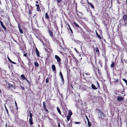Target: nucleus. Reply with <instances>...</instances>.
<instances>
[{
  "label": "nucleus",
  "instance_id": "1",
  "mask_svg": "<svg viewBox=\"0 0 127 127\" xmlns=\"http://www.w3.org/2000/svg\"><path fill=\"white\" fill-rule=\"evenodd\" d=\"M93 70L94 72L97 76V73L99 76H101V71L99 70L98 67H96L94 65H93Z\"/></svg>",
  "mask_w": 127,
  "mask_h": 127
},
{
  "label": "nucleus",
  "instance_id": "2",
  "mask_svg": "<svg viewBox=\"0 0 127 127\" xmlns=\"http://www.w3.org/2000/svg\"><path fill=\"white\" fill-rule=\"evenodd\" d=\"M122 21L124 25H127V14H124L122 18L120 21Z\"/></svg>",
  "mask_w": 127,
  "mask_h": 127
},
{
  "label": "nucleus",
  "instance_id": "3",
  "mask_svg": "<svg viewBox=\"0 0 127 127\" xmlns=\"http://www.w3.org/2000/svg\"><path fill=\"white\" fill-rule=\"evenodd\" d=\"M30 118L29 119V122L30 125L32 126L33 124V119L32 118V114L30 111L29 114Z\"/></svg>",
  "mask_w": 127,
  "mask_h": 127
},
{
  "label": "nucleus",
  "instance_id": "4",
  "mask_svg": "<svg viewBox=\"0 0 127 127\" xmlns=\"http://www.w3.org/2000/svg\"><path fill=\"white\" fill-rule=\"evenodd\" d=\"M55 58L57 60L58 63L59 65H60L62 64L61 63V58L59 56L56 55H55Z\"/></svg>",
  "mask_w": 127,
  "mask_h": 127
},
{
  "label": "nucleus",
  "instance_id": "5",
  "mask_svg": "<svg viewBox=\"0 0 127 127\" xmlns=\"http://www.w3.org/2000/svg\"><path fill=\"white\" fill-rule=\"evenodd\" d=\"M6 85L7 86V89H9L12 87H13L14 88L15 87L13 84H11L7 82L6 83Z\"/></svg>",
  "mask_w": 127,
  "mask_h": 127
},
{
  "label": "nucleus",
  "instance_id": "6",
  "mask_svg": "<svg viewBox=\"0 0 127 127\" xmlns=\"http://www.w3.org/2000/svg\"><path fill=\"white\" fill-rule=\"evenodd\" d=\"M65 23L66 24V26H67V25L68 26V28L67 27V29L68 30H69L71 32V34H73V31L72 29L71 28L69 25V24H68V23L66 21H65Z\"/></svg>",
  "mask_w": 127,
  "mask_h": 127
},
{
  "label": "nucleus",
  "instance_id": "7",
  "mask_svg": "<svg viewBox=\"0 0 127 127\" xmlns=\"http://www.w3.org/2000/svg\"><path fill=\"white\" fill-rule=\"evenodd\" d=\"M22 127H26L27 125L26 122L23 120H21L20 121Z\"/></svg>",
  "mask_w": 127,
  "mask_h": 127
},
{
  "label": "nucleus",
  "instance_id": "8",
  "mask_svg": "<svg viewBox=\"0 0 127 127\" xmlns=\"http://www.w3.org/2000/svg\"><path fill=\"white\" fill-rule=\"evenodd\" d=\"M0 24L2 28L4 29V31L5 32H6L7 29L5 26L4 25L3 22L0 20Z\"/></svg>",
  "mask_w": 127,
  "mask_h": 127
},
{
  "label": "nucleus",
  "instance_id": "9",
  "mask_svg": "<svg viewBox=\"0 0 127 127\" xmlns=\"http://www.w3.org/2000/svg\"><path fill=\"white\" fill-rule=\"evenodd\" d=\"M59 75L61 78L62 82L63 84H64V79L63 75L61 71L60 72Z\"/></svg>",
  "mask_w": 127,
  "mask_h": 127
},
{
  "label": "nucleus",
  "instance_id": "10",
  "mask_svg": "<svg viewBox=\"0 0 127 127\" xmlns=\"http://www.w3.org/2000/svg\"><path fill=\"white\" fill-rule=\"evenodd\" d=\"M48 33L51 38H52L53 37V34L52 32L50 30H48Z\"/></svg>",
  "mask_w": 127,
  "mask_h": 127
},
{
  "label": "nucleus",
  "instance_id": "11",
  "mask_svg": "<svg viewBox=\"0 0 127 127\" xmlns=\"http://www.w3.org/2000/svg\"><path fill=\"white\" fill-rule=\"evenodd\" d=\"M99 112L100 113V115L101 116L99 117V118H101V120H103V118H102L101 117H102L103 118H104L105 116V115L101 111H99Z\"/></svg>",
  "mask_w": 127,
  "mask_h": 127
},
{
  "label": "nucleus",
  "instance_id": "12",
  "mask_svg": "<svg viewBox=\"0 0 127 127\" xmlns=\"http://www.w3.org/2000/svg\"><path fill=\"white\" fill-rule=\"evenodd\" d=\"M74 87L77 89H79L80 88V85L77 83H75Z\"/></svg>",
  "mask_w": 127,
  "mask_h": 127
},
{
  "label": "nucleus",
  "instance_id": "13",
  "mask_svg": "<svg viewBox=\"0 0 127 127\" xmlns=\"http://www.w3.org/2000/svg\"><path fill=\"white\" fill-rule=\"evenodd\" d=\"M117 100L120 101H122L124 99V98L122 96H119L117 97Z\"/></svg>",
  "mask_w": 127,
  "mask_h": 127
},
{
  "label": "nucleus",
  "instance_id": "14",
  "mask_svg": "<svg viewBox=\"0 0 127 127\" xmlns=\"http://www.w3.org/2000/svg\"><path fill=\"white\" fill-rule=\"evenodd\" d=\"M87 3L88 4L90 5L91 7L93 9H94V6L93 4L91 2H89L88 0H87Z\"/></svg>",
  "mask_w": 127,
  "mask_h": 127
},
{
  "label": "nucleus",
  "instance_id": "15",
  "mask_svg": "<svg viewBox=\"0 0 127 127\" xmlns=\"http://www.w3.org/2000/svg\"><path fill=\"white\" fill-rule=\"evenodd\" d=\"M56 42L57 44H58V46H59L60 48H62L59 41L57 39H56Z\"/></svg>",
  "mask_w": 127,
  "mask_h": 127
},
{
  "label": "nucleus",
  "instance_id": "16",
  "mask_svg": "<svg viewBox=\"0 0 127 127\" xmlns=\"http://www.w3.org/2000/svg\"><path fill=\"white\" fill-rule=\"evenodd\" d=\"M0 15L2 17H3L4 16V12L2 10H0Z\"/></svg>",
  "mask_w": 127,
  "mask_h": 127
},
{
  "label": "nucleus",
  "instance_id": "17",
  "mask_svg": "<svg viewBox=\"0 0 127 127\" xmlns=\"http://www.w3.org/2000/svg\"><path fill=\"white\" fill-rule=\"evenodd\" d=\"M35 6L36 7V10L38 11H40V8L39 5L38 4H35Z\"/></svg>",
  "mask_w": 127,
  "mask_h": 127
},
{
  "label": "nucleus",
  "instance_id": "18",
  "mask_svg": "<svg viewBox=\"0 0 127 127\" xmlns=\"http://www.w3.org/2000/svg\"><path fill=\"white\" fill-rule=\"evenodd\" d=\"M95 51L96 52L97 54L98 55L99 52L98 47H95Z\"/></svg>",
  "mask_w": 127,
  "mask_h": 127
},
{
  "label": "nucleus",
  "instance_id": "19",
  "mask_svg": "<svg viewBox=\"0 0 127 127\" xmlns=\"http://www.w3.org/2000/svg\"><path fill=\"white\" fill-rule=\"evenodd\" d=\"M52 67L53 71H55V73H56V68L55 65L52 64Z\"/></svg>",
  "mask_w": 127,
  "mask_h": 127
},
{
  "label": "nucleus",
  "instance_id": "20",
  "mask_svg": "<svg viewBox=\"0 0 127 127\" xmlns=\"http://www.w3.org/2000/svg\"><path fill=\"white\" fill-rule=\"evenodd\" d=\"M73 24L76 27L79 28H81L79 26V25L77 24L75 22H74L73 23Z\"/></svg>",
  "mask_w": 127,
  "mask_h": 127
},
{
  "label": "nucleus",
  "instance_id": "21",
  "mask_svg": "<svg viewBox=\"0 0 127 127\" xmlns=\"http://www.w3.org/2000/svg\"><path fill=\"white\" fill-rule=\"evenodd\" d=\"M21 79L22 80H26L27 78L25 77V75L24 74H22L21 75Z\"/></svg>",
  "mask_w": 127,
  "mask_h": 127
},
{
  "label": "nucleus",
  "instance_id": "22",
  "mask_svg": "<svg viewBox=\"0 0 127 127\" xmlns=\"http://www.w3.org/2000/svg\"><path fill=\"white\" fill-rule=\"evenodd\" d=\"M56 108L57 109V111H58V113H59L61 115H62V116H63V115H62L61 114V111L60 108H59L58 107H56Z\"/></svg>",
  "mask_w": 127,
  "mask_h": 127
},
{
  "label": "nucleus",
  "instance_id": "23",
  "mask_svg": "<svg viewBox=\"0 0 127 127\" xmlns=\"http://www.w3.org/2000/svg\"><path fill=\"white\" fill-rule=\"evenodd\" d=\"M35 51L36 53V54H37V56H38V57H40V55H39V53L37 50V49L36 48V50H35Z\"/></svg>",
  "mask_w": 127,
  "mask_h": 127
},
{
  "label": "nucleus",
  "instance_id": "24",
  "mask_svg": "<svg viewBox=\"0 0 127 127\" xmlns=\"http://www.w3.org/2000/svg\"><path fill=\"white\" fill-rule=\"evenodd\" d=\"M30 6L31 8V9H29V15H31L32 14V12H31V10H32V7L31 5H30Z\"/></svg>",
  "mask_w": 127,
  "mask_h": 127
},
{
  "label": "nucleus",
  "instance_id": "25",
  "mask_svg": "<svg viewBox=\"0 0 127 127\" xmlns=\"http://www.w3.org/2000/svg\"><path fill=\"white\" fill-rule=\"evenodd\" d=\"M63 111L64 115H65V116H66L67 112V110L64 108L63 109Z\"/></svg>",
  "mask_w": 127,
  "mask_h": 127
},
{
  "label": "nucleus",
  "instance_id": "26",
  "mask_svg": "<svg viewBox=\"0 0 127 127\" xmlns=\"http://www.w3.org/2000/svg\"><path fill=\"white\" fill-rule=\"evenodd\" d=\"M112 64L110 65V66L111 68H114L115 66V64L114 62H112Z\"/></svg>",
  "mask_w": 127,
  "mask_h": 127
},
{
  "label": "nucleus",
  "instance_id": "27",
  "mask_svg": "<svg viewBox=\"0 0 127 127\" xmlns=\"http://www.w3.org/2000/svg\"><path fill=\"white\" fill-rule=\"evenodd\" d=\"M7 58L8 61H9L10 62L13 64H16V63L12 61L8 57H7Z\"/></svg>",
  "mask_w": 127,
  "mask_h": 127
},
{
  "label": "nucleus",
  "instance_id": "28",
  "mask_svg": "<svg viewBox=\"0 0 127 127\" xmlns=\"http://www.w3.org/2000/svg\"><path fill=\"white\" fill-rule=\"evenodd\" d=\"M18 28L19 29V31L20 33L21 34H22L23 33V32L22 31V29L21 28V27L20 26L18 25Z\"/></svg>",
  "mask_w": 127,
  "mask_h": 127
},
{
  "label": "nucleus",
  "instance_id": "29",
  "mask_svg": "<svg viewBox=\"0 0 127 127\" xmlns=\"http://www.w3.org/2000/svg\"><path fill=\"white\" fill-rule=\"evenodd\" d=\"M91 87L92 89L94 90H96L97 89V88L93 84L91 85Z\"/></svg>",
  "mask_w": 127,
  "mask_h": 127
},
{
  "label": "nucleus",
  "instance_id": "30",
  "mask_svg": "<svg viewBox=\"0 0 127 127\" xmlns=\"http://www.w3.org/2000/svg\"><path fill=\"white\" fill-rule=\"evenodd\" d=\"M68 114L67 115L71 116L72 114V112L71 110H68Z\"/></svg>",
  "mask_w": 127,
  "mask_h": 127
},
{
  "label": "nucleus",
  "instance_id": "31",
  "mask_svg": "<svg viewBox=\"0 0 127 127\" xmlns=\"http://www.w3.org/2000/svg\"><path fill=\"white\" fill-rule=\"evenodd\" d=\"M32 29L33 31L35 33H37L38 32V30L36 29L35 28H32Z\"/></svg>",
  "mask_w": 127,
  "mask_h": 127
},
{
  "label": "nucleus",
  "instance_id": "32",
  "mask_svg": "<svg viewBox=\"0 0 127 127\" xmlns=\"http://www.w3.org/2000/svg\"><path fill=\"white\" fill-rule=\"evenodd\" d=\"M45 18L46 19H49V17L48 14L47 13H46L45 14Z\"/></svg>",
  "mask_w": 127,
  "mask_h": 127
},
{
  "label": "nucleus",
  "instance_id": "33",
  "mask_svg": "<svg viewBox=\"0 0 127 127\" xmlns=\"http://www.w3.org/2000/svg\"><path fill=\"white\" fill-rule=\"evenodd\" d=\"M34 64L36 67H38L39 66L38 63L37 61H36L34 62Z\"/></svg>",
  "mask_w": 127,
  "mask_h": 127
},
{
  "label": "nucleus",
  "instance_id": "34",
  "mask_svg": "<svg viewBox=\"0 0 127 127\" xmlns=\"http://www.w3.org/2000/svg\"><path fill=\"white\" fill-rule=\"evenodd\" d=\"M43 109L44 111H45L47 113H48L49 112L48 111V110L47 109L46 107L44 108Z\"/></svg>",
  "mask_w": 127,
  "mask_h": 127
},
{
  "label": "nucleus",
  "instance_id": "35",
  "mask_svg": "<svg viewBox=\"0 0 127 127\" xmlns=\"http://www.w3.org/2000/svg\"><path fill=\"white\" fill-rule=\"evenodd\" d=\"M46 51V52L49 53H50V49L49 48H45Z\"/></svg>",
  "mask_w": 127,
  "mask_h": 127
},
{
  "label": "nucleus",
  "instance_id": "36",
  "mask_svg": "<svg viewBox=\"0 0 127 127\" xmlns=\"http://www.w3.org/2000/svg\"><path fill=\"white\" fill-rule=\"evenodd\" d=\"M70 117H71V116L67 115V121L68 122L69 121V120L70 119Z\"/></svg>",
  "mask_w": 127,
  "mask_h": 127
},
{
  "label": "nucleus",
  "instance_id": "37",
  "mask_svg": "<svg viewBox=\"0 0 127 127\" xmlns=\"http://www.w3.org/2000/svg\"><path fill=\"white\" fill-rule=\"evenodd\" d=\"M43 108H44L46 107V103H45V102L43 101Z\"/></svg>",
  "mask_w": 127,
  "mask_h": 127
},
{
  "label": "nucleus",
  "instance_id": "38",
  "mask_svg": "<svg viewBox=\"0 0 127 127\" xmlns=\"http://www.w3.org/2000/svg\"><path fill=\"white\" fill-rule=\"evenodd\" d=\"M82 1H81V4H82V5L83 6H85L86 7H87V5H86L85 3H82Z\"/></svg>",
  "mask_w": 127,
  "mask_h": 127
},
{
  "label": "nucleus",
  "instance_id": "39",
  "mask_svg": "<svg viewBox=\"0 0 127 127\" xmlns=\"http://www.w3.org/2000/svg\"><path fill=\"white\" fill-rule=\"evenodd\" d=\"M45 81L46 83L49 82V80L48 77H47V78H46Z\"/></svg>",
  "mask_w": 127,
  "mask_h": 127
},
{
  "label": "nucleus",
  "instance_id": "40",
  "mask_svg": "<svg viewBox=\"0 0 127 127\" xmlns=\"http://www.w3.org/2000/svg\"><path fill=\"white\" fill-rule=\"evenodd\" d=\"M88 127H91V124L89 121H88Z\"/></svg>",
  "mask_w": 127,
  "mask_h": 127
},
{
  "label": "nucleus",
  "instance_id": "41",
  "mask_svg": "<svg viewBox=\"0 0 127 127\" xmlns=\"http://www.w3.org/2000/svg\"><path fill=\"white\" fill-rule=\"evenodd\" d=\"M4 107H5V109L6 110V111L7 113V114L8 115H9V113H8V109H7V108H6L5 105H4Z\"/></svg>",
  "mask_w": 127,
  "mask_h": 127
},
{
  "label": "nucleus",
  "instance_id": "42",
  "mask_svg": "<svg viewBox=\"0 0 127 127\" xmlns=\"http://www.w3.org/2000/svg\"><path fill=\"white\" fill-rule=\"evenodd\" d=\"M96 35H97V36H98V37L100 39H101V36H100V35H99L96 32Z\"/></svg>",
  "mask_w": 127,
  "mask_h": 127
},
{
  "label": "nucleus",
  "instance_id": "43",
  "mask_svg": "<svg viewBox=\"0 0 127 127\" xmlns=\"http://www.w3.org/2000/svg\"><path fill=\"white\" fill-rule=\"evenodd\" d=\"M74 123L76 124H80L81 123V122H74Z\"/></svg>",
  "mask_w": 127,
  "mask_h": 127
},
{
  "label": "nucleus",
  "instance_id": "44",
  "mask_svg": "<svg viewBox=\"0 0 127 127\" xmlns=\"http://www.w3.org/2000/svg\"><path fill=\"white\" fill-rule=\"evenodd\" d=\"M122 80L125 82L126 85L127 86V80L124 79H123Z\"/></svg>",
  "mask_w": 127,
  "mask_h": 127
},
{
  "label": "nucleus",
  "instance_id": "45",
  "mask_svg": "<svg viewBox=\"0 0 127 127\" xmlns=\"http://www.w3.org/2000/svg\"><path fill=\"white\" fill-rule=\"evenodd\" d=\"M27 81V82H28V84H30V85L31 84L30 83V82L27 80V79H26V80Z\"/></svg>",
  "mask_w": 127,
  "mask_h": 127
},
{
  "label": "nucleus",
  "instance_id": "46",
  "mask_svg": "<svg viewBox=\"0 0 127 127\" xmlns=\"http://www.w3.org/2000/svg\"><path fill=\"white\" fill-rule=\"evenodd\" d=\"M85 74L87 75H90V73L89 72L86 73Z\"/></svg>",
  "mask_w": 127,
  "mask_h": 127
},
{
  "label": "nucleus",
  "instance_id": "47",
  "mask_svg": "<svg viewBox=\"0 0 127 127\" xmlns=\"http://www.w3.org/2000/svg\"><path fill=\"white\" fill-rule=\"evenodd\" d=\"M57 2L58 3H60V2L62 0H57Z\"/></svg>",
  "mask_w": 127,
  "mask_h": 127
},
{
  "label": "nucleus",
  "instance_id": "48",
  "mask_svg": "<svg viewBox=\"0 0 127 127\" xmlns=\"http://www.w3.org/2000/svg\"><path fill=\"white\" fill-rule=\"evenodd\" d=\"M86 119L87 121H89L88 118V117L86 115Z\"/></svg>",
  "mask_w": 127,
  "mask_h": 127
},
{
  "label": "nucleus",
  "instance_id": "49",
  "mask_svg": "<svg viewBox=\"0 0 127 127\" xmlns=\"http://www.w3.org/2000/svg\"><path fill=\"white\" fill-rule=\"evenodd\" d=\"M21 87L23 90H25V88L23 87L22 86H21Z\"/></svg>",
  "mask_w": 127,
  "mask_h": 127
},
{
  "label": "nucleus",
  "instance_id": "50",
  "mask_svg": "<svg viewBox=\"0 0 127 127\" xmlns=\"http://www.w3.org/2000/svg\"><path fill=\"white\" fill-rule=\"evenodd\" d=\"M27 53H24V56L25 57H26L27 56Z\"/></svg>",
  "mask_w": 127,
  "mask_h": 127
},
{
  "label": "nucleus",
  "instance_id": "51",
  "mask_svg": "<svg viewBox=\"0 0 127 127\" xmlns=\"http://www.w3.org/2000/svg\"><path fill=\"white\" fill-rule=\"evenodd\" d=\"M58 127H61V126H60V124L59 123H58Z\"/></svg>",
  "mask_w": 127,
  "mask_h": 127
},
{
  "label": "nucleus",
  "instance_id": "52",
  "mask_svg": "<svg viewBox=\"0 0 127 127\" xmlns=\"http://www.w3.org/2000/svg\"><path fill=\"white\" fill-rule=\"evenodd\" d=\"M119 80L118 79H117V80H116L115 82H119Z\"/></svg>",
  "mask_w": 127,
  "mask_h": 127
},
{
  "label": "nucleus",
  "instance_id": "53",
  "mask_svg": "<svg viewBox=\"0 0 127 127\" xmlns=\"http://www.w3.org/2000/svg\"><path fill=\"white\" fill-rule=\"evenodd\" d=\"M55 24H54V25H57V23L56 21H54V22Z\"/></svg>",
  "mask_w": 127,
  "mask_h": 127
},
{
  "label": "nucleus",
  "instance_id": "54",
  "mask_svg": "<svg viewBox=\"0 0 127 127\" xmlns=\"http://www.w3.org/2000/svg\"><path fill=\"white\" fill-rule=\"evenodd\" d=\"M15 105L16 106V107H17V103L16 102V101H15Z\"/></svg>",
  "mask_w": 127,
  "mask_h": 127
},
{
  "label": "nucleus",
  "instance_id": "55",
  "mask_svg": "<svg viewBox=\"0 0 127 127\" xmlns=\"http://www.w3.org/2000/svg\"><path fill=\"white\" fill-rule=\"evenodd\" d=\"M71 88L72 89H73V86L72 85H71Z\"/></svg>",
  "mask_w": 127,
  "mask_h": 127
},
{
  "label": "nucleus",
  "instance_id": "56",
  "mask_svg": "<svg viewBox=\"0 0 127 127\" xmlns=\"http://www.w3.org/2000/svg\"><path fill=\"white\" fill-rule=\"evenodd\" d=\"M75 50L76 51L77 53H78V51L75 48Z\"/></svg>",
  "mask_w": 127,
  "mask_h": 127
},
{
  "label": "nucleus",
  "instance_id": "57",
  "mask_svg": "<svg viewBox=\"0 0 127 127\" xmlns=\"http://www.w3.org/2000/svg\"><path fill=\"white\" fill-rule=\"evenodd\" d=\"M35 2L36 3H38V2L37 1H35Z\"/></svg>",
  "mask_w": 127,
  "mask_h": 127
},
{
  "label": "nucleus",
  "instance_id": "58",
  "mask_svg": "<svg viewBox=\"0 0 127 127\" xmlns=\"http://www.w3.org/2000/svg\"><path fill=\"white\" fill-rule=\"evenodd\" d=\"M97 84L98 86H99V84L98 82H97Z\"/></svg>",
  "mask_w": 127,
  "mask_h": 127
},
{
  "label": "nucleus",
  "instance_id": "59",
  "mask_svg": "<svg viewBox=\"0 0 127 127\" xmlns=\"http://www.w3.org/2000/svg\"><path fill=\"white\" fill-rule=\"evenodd\" d=\"M97 84L98 86H99V84L98 82H97Z\"/></svg>",
  "mask_w": 127,
  "mask_h": 127
},
{
  "label": "nucleus",
  "instance_id": "60",
  "mask_svg": "<svg viewBox=\"0 0 127 127\" xmlns=\"http://www.w3.org/2000/svg\"><path fill=\"white\" fill-rule=\"evenodd\" d=\"M100 65L101 66V67H102V63H101L100 64Z\"/></svg>",
  "mask_w": 127,
  "mask_h": 127
},
{
  "label": "nucleus",
  "instance_id": "61",
  "mask_svg": "<svg viewBox=\"0 0 127 127\" xmlns=\"http://www.w3.org/2000/svg\"><path fill=\"white\" fill-rule=\"evenodd\" d=\"M126 4L127 5V0H126Z\"/></svg>",
  "mask_w": 127,
  "mask_h": 127
},
{
  "label": "nucleus",
  "instance_id": "62",
  "mask_svg": "<svg viewBox=\"0 0 127 127\" xmlns=\"http://www.w3.org/2000/svg\"><path fill=\"white\" fill-rule=\"evenodd\" d=\"M106 60H107V59H106V58L105 57V61H106Z\"/></svg>",
  "mask_w": 127,
  "mask_h": 127
},
{
  "label": "nucleus",
  "instance_id": "63",
  "mask_svg": "<svg viewBox=\"0 0 127 127\" xmlns=\"http://www.w3.org/2000/svg\"><path fill=\"white\" fill-rule=\"evenodd\" d=\"M11 111H14V109H11Z\"/></svg>",
  "mask_w": 127,
  "mask_h": 127
},
{
  "label": "nucleus",
  "instance_id": "64",
  "mask_svg": "<svg viewBox=\"0 0 127 127\" xmlns=\"http://www.w3.org/2000/svg\"><path fill=\"white\" fill-rule=\"evenodd\" d=\"M0 93L1 94V90L0 89Z\"/></svg>",
  "mask_w": 127,
  "mask_h": 127
}]
</instances>
